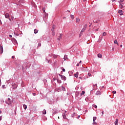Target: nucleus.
<instances>
[{
  "mask_svg": "<svg viewBox=\"0 0 125 125\" xmlns=\"http://www.w3.org/2000/svg\"><path fill=\"white\" fill-rule=\"evenodd\" d=\"M13 99L12 98L10 99L8 98L5 101V103L7 104V105H11L12 106V103H13Z\"/></svg>",
  "mask_w": 125,
  "mask_h": 125,
  "instance_id": "nucleus-1",
  "label": "nucleus"
},
{
  "mask_svg": "<svg viewBox=\"0 0 125 125\" xmlns=\"http://www.w3.org/2000/svg\"><path fill=\"white\" fill-rule=\"evenodd\" d=\"M114 43L115 44H117V45H119V43H118V41H117V40H114Z\"/></svg>",
  "mask_w": 125,
  "mask_h": 125,
  "instance_id": "nucleus-12",
  "label": "nucleus"
},
{
  "mask_svg": "<svg viewBox=\"0 0 125 125\" xmlns=\"http://www.w3.org/2000/svg\"><path fill=\"white\" fill-rule=\"evenodd\" d=\"M106 35H107V33H106V32H104L103 33V36H106Z\"/></svg>",
  "mask_w": 125,
  "mask_h": 125,
  "instance_id": "nucleus-36",
  "label": "nucleus"
},
{
  "mask_svg": "<svg viewBox=\"0 0 125 125\" xmlns=\"http://www.w3.org/2000/svg\"><path fill=\"white\" fill-rule=\"evenodd\" d=\"M85 92L84 91H83L82 93H81V96H82V95H83Z\"/></svg>",
  "mask_w": 125,
  "mask_h": 125,
  "instance_id": "nucleus-25",
  "label": "nucleus"
},
{
  "mask_svg": "<svg viewBox=\"0 0 125 125\" xmlns=\"http://www.w3.org/2000/svg\"><path fill=\"white\" fill-rule=\"evenodd\" d=\"M43 13H44L45 14V16H48V14H47L46 12H45V8L44 7L42 8V9Z\"/></svg>",
  "mask_w": 125,
  "mask_h": 125,
  "instance_id": "nucleus-3",
  "label": "nucleus"
},
{
  "mask_svg": "<svg viewBox=\"0 0 125 125\" xmlns=\"http://www.w3.org/2000/svg\"><path fill=\"white\" fill-rule=\"evenodd\" d=\"M116 0H112V1L114 2Z\"/></svg>",
  "mask_w": 125,
  "mask_h": 125,
  "instance_id": "nucleus-59",
  "label": "nucleus"
},
{
  "mask_svg": "<svg viewBox=\"0 0 125 125\" xmlns=\"http://www.w3.org/2000/svg\"><path fill=\"white\" fill-rule=\"evenodd\" d=\"M0 53L2 54L3 53V47L1 45H0Z\"/></svg>",
  "mask_w": 125,
  "mask_h": 125,
  "instance_id": "nucleus-2",
  "label": "nucleus"
},
{
  "mask_svg": "<svg viewBox=\"0 0 125 125\" xmlns=\"http://www.w3.org/2000/svg\"><path fill=\"white\" fill-rule=\"evenodd\" d=\"M12 59H14V58H15V56H12Z\"/></svg>",
  "mask_w": 125,
  "mask_h": 125,
  "instance_id": "nucleus-47",
  "label": "nucleus"
},
{
  "mask_svg": "<svg viewBox=\"0 0 125 125\" xmlns=\"http://www.w3.org/2000/svg\"><path fill=\"white\" fill-rule=\"evenodd\" d=\"M9 17H10L9 14H8V13H6L5 14V18H6V19H8Z\"/></svg>",
  "mask_w": 125,
  "mask_h": 125,
  "instance_id": "nucleus-4",
  "label": "nucleus"
},
{
  "mask_svg": "<svg viewBox=\"0 0 125 125\" xmlns=\"http://www.w3.org/2000/svg\"><path fill=\"white\" fill-rule=\"evenodd\" d=\"M76 66H77V67H79V66H80V63H77Z\"/></svg>",
  "mask_w": 125,
  "mask_h": 125,
  "instance_id": "nucleus-44",
  "label": "nucleus"
},
{
  "mask_svg": "<svg viewBox=\"0 0 125 125\" xmlns=\"http://www.w3.org/2000/svg\"><path fill=\"white\" fill-rule=\"evenodd\" d=\"M41 46H42V43L39 42L38 43V46H37V48H39V47H41Z\"/></svg>",
  "mask_w": 125,
  "mask_h": 125,
  "instance_id": "nucleus-24",
  "label": "nucleus"
},
{
  "mask_svg": "<svg viewBox=\"0 0 125 125\" xmlns=\"http://www.w3.org/2000/svg\"><path fill=\"white\" fill-rule=\"evenodd\" d=\"M38 33H39V30L34 29V34H38Z\"/></svg>",
  "mask_w": 125,
  "mask_h": 125,
  "instance_id": "nucleus-15",
  "label": "nucleus"
},
{
  "mask_svg": "<svg viewBox=\"0 0 125 125\" xmlns=\"http://www.w3.org/2000/svg\"><path fill=\"white\" fill-rule=\"evenodd\" d=\"M62 117L64 119H67V117H66V115L65 114V113H62Z\"/></svg>",
  "mask_w": 125,
  "mask_h": 125,
  "instance_id": "nucleus-14",
  "label": "nucleus"
},
{
  "mask_svg": "<svg viewBox=\"0 0 125 125\" xmlns=\"http://www.w3.org/2000/svg\"><path fill=\"white\" fill-rule=\"evenodd\" d=\"M114 124H115V125H119V120L118 119H116Z\"/></svg>",
  "mask_w": 125,
  "mask_h": 125,
  "instance_id": "nucleus-10",
  "label": "nucleus"
},
{
  "mask_svg": "<svg viewBox=\"0 0 125 125\" xmlns=\"http://www.w3.org/2000/svg\"><path fill=\"white\" fill-rule=\"evenodd\" d=\"M1 88L2 89H5V88H6V87L5 86V85H2Z\"/></svg>",
  "mask_w": 125,
  "mask_h": 125,
  "instance_id": "nucleus-20",
  "label": "nucleus"
},
{
  "mask_svg": "<svg viewBox=\"0 0 125 125\" xmlns=\"http://www.w3.org/2000/svg\"><path fill=\"white\" fill-rule=\"evenodd\" d=\"M84 29H86V28H87V24H85L84 25Z\"/></svg>",
  "mask_w": 125,
  "mask_h": 125,
  "instance_id": "nucleus-37",
  "label": "nucleus"
},
{
  "mask_svg": "<svg viewBox=\"0 0 125 125\" xmlns=\"http://www.w3.org/2000/svg\"><path fill=\"white\" fill-rule=\"evenodd\" d=\"M61 79L62 81H66V77L64 75L61 76Z\"/></svg>",
  "mask_w": 125,
  "mask_h": 125,
  "instance_id": "nucleus-6",
  "label": "nucleus"
},
{
  "mask_svg": "<svg viewBox=\"0 0 125 125\" xmlns=\"http://www.w3.org/2000/svg\"><path fill=\"white\" fill-rule=\"evenodd\" d=\"M74 76L75 77V78H79V72H77L76 73L74 74Z\"/></svg>",
  "mask_w": 125,
  "mask_h": 125,
  "instance_id": "nucleus-8",
  "label": "nucleus"
},
{
  "mask_svg": "<svg viewBox=\"0 0 125 125\" xmlns=\"http://www.w3.org/2000/svg\"><path fill=\"white\" fill-rule=\"evenodd\" d=\"M57 82L58 83H62V81H61V80L58 79Z\"/></svg>",
  "mask_w": 125,
  "mask_h": 125,
  "instance_id": "nucleus-22",
  "label": "nucleus"
},
{
  "mask_svg": "<svg viewBox=\"0 0 125 125\" xmlns=\"http://www.w3.org/2000/svg\"><path fill=\"white\" fill-rule=\"evenodd\" d=\"M96 117H93V122H95V121L96 120Z\"/></svg>",
  "mask_w": 125,
  "mask_h": 125,
  "instance_id": "nucleus-27",
  "label": "nucleus"
},
{
  "mask_svg": "<svg viewBox=\"0 0 125 125\" xmlns=\"http://www.w3.org/2000/svg\"><path fill=\"white\" fill-rule=\"evenodd\" d=\"M85 30H86V28H84V27H83L81 30V34H82V33H83V32H84Z\"/></svg>",
  "mask_w": 125,
  "mask_h": 125,
  "instance_id": "nucleus-17",
  "label": "nucleus"
},
{
  "mask_svg": "<svg viewBox=\"0 0 125 125\" xmlns=\"http://www.w3.org/2000/svg\"><path fill=\"white\" fill-rule=\"evenodd\" d=\"M59 75L60 76V77H61V76H62V75H61V74H59Z\"/></svg>",
  "mask_w": 125,
  "mask_h": 125,
  "instance_id": "nucleus-54",
  "label": "nucleus"
},
{
  "mask_svg": "<svg viewBox=\"0 0 125 125\" xmlns=\"http://www.w3.org/2000/svg\"><path fill=\"white\" fill-rule=\"evenodd\" d=\"M22 69L23 71H24V66H22Z\"/></svg>",
  "mask_w": 125,
  "mask_h": 125,
  "instance_id": "nucleus-49",
  "label": "nucleus"
},
{
  "mask_svg": "<svg viewBox=\"0 0 125 125\" xmlns=\"http://www.w3.org/2000/svg\"><path fill=\"white\" fill-rule=\"evenodd\" d=\"M23 109H24V110H26L27 109V105L23 104Z\"/></svg>",
  "mask_w": 125,
  "mask_h": 125,
  "instance_id": "nucleus-18",
  "label": "nucleus"
},
{
  "mask_svg": "<svg viewBox=\"0 0 125 125\" xmlns=\"http://www.w3.org/2000/svg\"><path fill=\"white\" fill-rule=\"evenodd\" d=\"M58 113V110H56L53 112V114L55 115V114Z\"/></svg>",
  "mask_w": 125,
  "mask_h": 125,
  "instance_id": "nucleus-26",
  "label": "nucleus"
},
{
  "mask_svg": "<svg viewBox=\"0 0 125 125\" xmlns=\"http://www.w3.org/2000/svg\"><path fill=\"white\" fill-rule=\"evenodd\" d=\"M9 20L10 21H11V19L10 18H9Z\"/></svg>",
  "mask_w": 125,
  "mask_h": 125,
  "instance_id": "nucleus-58",
  "label": "nucleus"
},
{
  "mask_svg": "<svg viewBox=\"0 0 125 125\" xmlns=\"http://www.w3.org/2000/svg\"><path fill=\"white\" fill-rule=\"evenodd\" d=\"M94 86H97V84H96L95 85H94Z\"/></svg>",
  "mask_w": 125,
  "mask_h": 125,
  "instance_id": "nucleus-51",
  "label": "nucleus"
},
{
  "mask_svg": "<svg viewBox=\"0 0 125 125\" xmlns=\"http://www.w3.org/2000/svg\"><path fill=\"white\" fill-rule=\"evenodd\" d=\"M115 50V48H112V50Z\"/></svg>",
  "mask_w": 125,
  "mask_h": 125,
  "instance_id": "nucleus-53",
  "label": "nucleus"
},
{
  "mask_svg": "<svg viewBox=\"0 0 125 125\" xmlns=\"http://www.w3.org/2000/svg\"><path fill=\"white\" fill-rule=\"evenodd\" d=\"M79 79H83V78H82V77H79Z\"/></svg>",
  "mask_w": 125,
  "mask_h": 125,
  "instance_id": "nucleus-64",
  "label": "nucleus"
},
{
  "mask_svg": "<svg viewBox=\"0 0 125 125\" xmlns=\"http://www.w3.org/2000/svg\"><path fill=\"white\" fill-rule=\"evenodd\" d=\"M81 63H82V61H80L79 62V64H81Z\"/></svg>",
  "mask_w": 125,
  "mask_h": 125,
  "instance_id": "nucleus-52",
  "label": "nucleus"
},
{
  "mask_svg": "<svg viewBox=\"0 0 125 125\" xmlns=\"http://www.w3.org/2000/svg\"><path fill=\"white\" fill-rule=\"evenodd\" d=\"M120 47H123V45H121Z\"/></svg>",
  "mask_w": 125,
  "mask_h": 125,
  "instance_id": "nucleus-57",
  "label": "nucleus"
},
{
  "mask_svg": "<svg viewBox=\"0 0 125 125\" xmlns=\"http://www.w3.org/2000/svg\"><path fill=\"white\" fill-rule=\"evenodd\" d=\"M98 57L99 58H102V55H101V54H98Z\"/></svg>",
  "mask_w": 125,
  "mask_h": 125,
  "instance_id": "nucleus-16",
  "label": "nucleus"
},
{
  "mask_svg": "<svg viewBox=\"0 0 125 125\" xmlns=\"http://www.w3.org/2000/svg\"><path fill=\"white\" fill-rule=\"evenodd\" d=\"M0 24H2L1 20H0Z\"/></svg>",
  "mask_w": 125,
  "mask_h": 125,
  "instance_id": "nucleus-56",
  "label": "nucleus"
},
{
  "mask_svg": "<svg viewBox=\"0 0 125 125\" xmlns=\"http://www.w3.org/2000/svg\"><path fill=\"white\" fill-rule=\"evenodd\" d=\"M55 28V25H53L52 27V29H54Z\"/></svg>",
  "mask_w": 125,
  "mask_h": 125,
  "instance_id": "nucleus-48",
  "label": "nucleus"
},
{
  "mask_svg": "<svg viewBox=\"0 0 125 125\" xmlns=\"http://www.w3.org/2000/svg\"><path fill=\"white\" fill-rule=\"evenodd\" d=\"M96 95H101V92L100 91H97L96 93Z\"/></svg>",
  "mask_w": 125,
  "mask_h": 125,
  "instance_id": "nucleus-7",
  "label": "nucleus"
},
{
  "mask_svg": "<svg viewBox=\"0 0 125 125\" xmlns=\"http://www.w3.org/2000/svg\"><path fill=\"white\" fill-rule=\"evenodd\" d=\"M118 13H119L120 15H121V16L123 15V10H119L118 11Z\"/></svg>",
  "mask_w": 125,
  "mask_h": 125,
  "instance_id": "nucleus-9",
  "label": "nucleus"
},
{
  "mask_svg": "<svg viewBox=\"0 0 125 125\" xmlns=\"http://www.w3.org/2000/svg\"><path fill=\"white\" fill-rule=\"evenodd\" d=\"M63 59H64V60H66V59H68V58L67 57V55H64Z\"/></svg>",
  "mask_w": 125,
  "mask_h": 125,
  "instance_id": "nucleus-29",
  "label": "nucleus"
},
{
  "mask_svg": "<svg viewBox=\"0 0 125 125\" xmlns=\"http://www.w3.org/2000/svg\"><path fill=\"white\" fill-rule=\"evenodd\" d=\"M1 120V117L0 116V121Z\"/></svg>",
  "mask_w": 125,
  "mask_h": 125,
  "instance_id": "nucleus-60",
  "label": "nucleus"
},
{
  "mask_svg": "<svg viewBox=\"0 0 125 125\" xmlns=\"http://www.w3.org/2000/svg\"><path fill=\"white\" fill-rule=\"evenodd\" d=\"M15 88H17V85L16 84L13 85V89H15Z\"/></svg>",
  "mask_w": 125,
  "mask_h": 125,
  "instance_id": "nucleus-11",
  "label": "nucleus"
},
{
  "mask_svg": "<svg viewBox=\"0 0 125 125\" xmlns=\"http://www.w3.org/2000/svg\"><path fill=\"white\" fill-rule=\"evenodd\" d=\"M116 92H117V91H112V93H113V94H116Z\"/></svg>",
  "mask_w": 125,
  "mask_h": 125,
  "instance_id": "nucleus-38",
  "label": "nucleus"
},
{
  "mask_svg": "<svg viewBox=\"0 0 125 125\" xmlns=\"http://www.w3.org/2000/svg\"><path fill=\"white\" fill-rule=\"evenodd\" d=\"M62 72H65V70L64 68H63V69H62Z\"/></svg>",
  "mask_w": 125,
  "mask_h": 125,
  "instance_id": "nucleus-43",
  "label": "nucleus"
},
{
  "mask_svg": "<svg viewBox=\"0 0 125 125\" xmlns=\"http://www.w3.org/2000/svg\"><path fill=\"white\" fill-rule=\"evenodd\" d=\"M32 94L33 96H36V95H37V94L36 93H33Z\"/></svg>",
  "mask_w": 125,
  "mask_h": 125,
  "instance_id": "nucleus-39",
  "label": "nucleus"
},
{
  "mask_svg": "<svg viewBox=\"0 0 125 125\" xmlns=\"http://www.w3.org/2000/svg\"><path fill=\"white\" fill-rule=\"evenodd\" d=\"M93 124H95V125H96L97 123L95 122V121H93Z\"/></svg>",
  "mask_w": 125,
  "mask_h": 125,
  "instance_id": "nucleus-46",
  "label": "nucleus"
},
{
  "mask_svg": "<svg viewBox=\"0 0 125 125\" xmlns=\"http://www.w3.org/2000/svg\"><path fill=\"white\" fill-rule=\"evenodd\" d=\"M13 40H14V42L15 43H17V41L15 40V39L13 38Z\"/></svg>",
  "mask_w": 125,
  "mask_h": 125,
  "instance_id": "nucleus-30",
  "label": "nucleus"
},
{
  "mask_svg": "<svg viewBox=\"0 0 125 125\" xmlns=\"http://www.w3.org/2000/svg\"><path fill=\"white\" fill-rule=\"evenodd\" d=\"M76 21L77 22H80V21H81V20L79 18H77L76 19Z\"/></svg>",
  "mask_w": 125,
  "mask_h": 125,
  "instance_id": "nucleus-23",
  "label": "nucleus"
},
{
  "mask_svg": "<svg viewBox=\"0 0 125 125\" xmlns=\"http://www.w3.org/2000/svg\"><path fill=\"white\" fill-rule=\"evenodd\" d=\"M83 1H86V0H83Z\"/></svg>",
  "mask_w": 125,
  "mask_h": 125,
  "instance_id": "nucleus-63",
  "label": "nucleus"
},
{
  "mask_svg": "<svg viewBox=\"0 0 125 125\" xmlns=\"http://www.w3.org/2000/svg\"><path fill=\"white\" fill-rule=\"evenodd\" d=\"M0 114H1V111L0 109Z\"/></svg>",
  "mask_w": 125,
  "mask_h": 125,
  "instance_id": "nucleus-61",
  "label": "nucleus"
},
{
  "mask_svg": "<svg viewBox=\"0 0 125 125\" xmlns=\"http://www.w3.org/2000/svg\"><path fill=\"white\" fill-rule=\"evenodd\" d=\"M14 34L16 35V36H19V34H17V33H15V32H14Z\"/></svg>",
  "mask_w": 125,
  "mask_h": 125,
  "instance_id": "nucleus-41",
  "label": "nucleus"
},
{
  "mask_svg": "<svg viewBox=\"0 0 125 125\" xmlns=\"http://www.w3.org/2000/svg\"><path fill=\"white\" fill-rule=\"evenodd\" d=\"M57 91H58V92H59V91H61V89H60V88H57Z\"/></svg>",
  "mask_w": 125,
  "mask_h": 125,
  "instance_id": "nucleus-31",
  "label": "nucleus"
},
{
  "mask_svg": "<svg viewBox=\"0 0 125 125\" xmlns=\"http://www.w3.org/2000/svg\"><path fill=\"white\" fill-rule=\"evenodd\" d=\"M51 31H52V32H54V29L52 28V29H51Z\"/></svg>",
  "mask_w": 125,
  "mask_h": 125,
  "instance_id": "nucleus-42",
  "label": "nucleus"
},
{
  "mask_svg": "<svg viewBox=\"0 0 125 125\" xmlns=\"http://www.w3.org/2000/svg\"><path fill=\"white\" fill-rule=\"evenodd\" d=\"M79 118H80V115L78 116V119H79Z\"/></svg>",
  "mask_w": 125,
  "mask_h": 125,
  "instance_id": "nucleus-62",
  "label": "nucleus"
},
{
  "mask_svg": "<svg viewBox=\"0 0 125 125\" xmlns=\"http://www.w3.org/2000/svg\"><path fill=\"white\" fill-rule=\"evenodd\" d=\"M42 114H43V115H45L46 114V110L45 109L43 110L42 111Z\"/></svg>",
  "mask_w": 125,
  "mask_h": 125,
  "instance_id": "nucleus-21",
  "label": "nucleus"
},
{
  "mask_svg": "<svg viewBox=\"0 0 125 125\" xmlns=\"http://www.w3.org/2000/svg\"><path fill=\"white\" fill-rule=\"evenodd\" d=\"M104 115V111H102V116H103Z\"/></svg>",
  "mask_w": 125,
  "mask_h": 125,
  "instance_id": "nucleus-40",
  "label": "nucleus"
},
{
  "mask_svg": "<svg viewBox=\"0 0 125 125\" xmlns=\"http://www.w3.org/2000/svg\"><path fill=\"white\" fill-rule=\"evenodd\" d=\"M9 37L10 38H12V35H9Z\"/></svg>",
  "mask_w": 125,
  "mask_h": 125,
  "instance_id": "nucleus-45",
  "label": "nucleus"
},
{
  "mask_svg": "<svg viewBox=\"0 0 125 125\" xmlns=\"http://www.w3.org/2000/svg\"><path fill=\"white\" fill-rule=\"evenodd\" d=\"M91 25H92V23H90V25H89V27H91Z\"/></svg>",
  "mask_w": 125,
  "mask_h": 125,
  "instance_id": "nucleus-55",
  "label": "nucleus"
},
{
  "mask_svg": "<svg viewBox=\"0 0 125 125\" xmlns=\"http://www.w3.org/2000/svg\"><path fill=\"white\" fill-rule=\"evenodd\" d=\"M93 107H94V108H97V105L95 104H93Z\"/></svg>",
  "mask_w": 125,
  "mask_h": 125,
  "instance_id": "nucleus-35",
  "label": "nucleus"
},
{
  "mask_svg": "<svg viewBox=\"0 0 125 125\" xmlns=\"http://www.w3.org/2000/svg\"><path fill=\"white\" fill-rule=\"evenodd\" d=\"M61 39H62V34H59V37L58 38L57 40H58V41H60V40H61Z\"/></svg>",
  "mask_w": 125,
  "mask_h": 125,
  "instance_id": "nucleus-5",
  "label": "nucleus"
},
{
  "mask_svg": "<svg viewBox=\"0 0 125 125\" xmlns=\"http://www.w3.org/2000/svg\"><path fill=\"white\" fill-rule=\"evenodd\" d=\"M124 1L125 0H120L119 1V3L121 4L122 3V2H124Z\"/></svg>",
  "mask_w": 125,
  "mask_h": 125,
  "instance_id": "nucleus-32",
  "label": "nucleus"
},
{
  "mask_svg": "<svg viewBox=\"0 0 125 125\" xmlns=\"http://www.w3.org/2000/svg\"><path fill=\"white\" fill-rule=\"evenodd\" d=\"M88 76H91V74H90V73H88Z\"/></svg>",
  "mask_w": 125,
  "mask_h": 125,
  "instance_id": "nucleus-50",
  "label": "nucleus"
},
{
  "mask_svg": "<svg viewBox=\"0 0 125 125\" xmlns=\"http://www.w3.org/2000/svg\"><path fill=\"white\" fill-rule=\"evenodd\" d=\"M52 36H55V32L54 31H52Z\"/></svg>",
  "mask_w": 125,
  "mask_h": 125,
  "instance_id": "nucleus-33",
  "label": "nucleus"
},
{
  "mask_svg": "<svg viewBox=\"0 0 125 125\" xmlns=\"http://www.w3.org/2000/svg\"><path fill=\"white\" fill-rule=\"evenodd\" d=\"M119 8H121V9H123V6L122 4H120V5H119Z\"/></svg>",
  "mask_w": 125,
  "mask_h": 125,
  "instance_id": "nucleus-19",
  "label": "nucleus"
},
{
  "mask_svg": "<svg viewBox=\"0 0 125 125\" xmlns=\"http://www.w3.org/2000/svg\"><path fill=\"white\" fill-rule=\"evenodd\" d=\"M53 58H54V59L57 58V55H53Z\"/></svg>",
  "mask_w": 125,
  "mask_h": 125,
  "instance_id": "nucleus-28",
  "label": "nucleus"
},
{
  "mask_svg": "<svg viewBox=\"0 0 125 125\" xmlns=\"http://www.w3.org/2000/svg\"><path fill=\"white\" fill-rule=\"evenodd\" d=\"M62 91H66V88L62 85L61 86Z\"/></svg>",
  "mask_w": 125,
  "mask_h": 125,
  "instance_id": "nucleus-13",
  "label": "nucleus"
},
{
  "mask_svg": "<svg viewBox=\"0 0 125 125\" xmlns=\"http://www.w3.org/2000/svg\"><path fill=\"white\" fill-rule=\"evenodd\" d=\"M70 17H71V19H74V15H71Z\"/></svg>",
  "mask_w": 125,
  "mask_h": 125,
  "instance_id": "nucleus-34",
  "label": "nucleus"
}]
</instances>
